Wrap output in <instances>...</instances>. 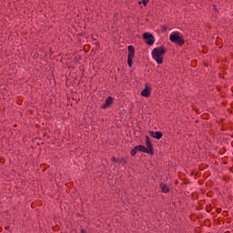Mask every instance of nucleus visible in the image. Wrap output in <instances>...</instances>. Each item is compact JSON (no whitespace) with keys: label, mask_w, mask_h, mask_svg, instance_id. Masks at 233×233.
I'll return each instance as SVG.
<instances>
[{"label":"nucleus","mask_w":233,"mask_h":233,"mask_svg":"<svg viewBox=\"0 0 233 233\" xmlns=\"http://www.w3.org/2000/svg\"><path fill=\"white\" fill-rule=\"evenodd\" d=\"M167 54V48L164 46L156 47L152 50L151 56L157 65H163V56Z\"/></svg>","instance_id":"f257e3e1"},{"label":"nucleus","mask_w":233,"mask_h":233,"mask_svg":"<svg viewBox=\"0 0 233 233\" xmlns=\"http://www.w3.org/2000/svg\"><path fill=\"white\" fill-rule=\"evenodd\" d=\"M169 39L171 43H175V45H178V46H183L185 45V39L183 36L179 35L178 32H174L169 35Z\"/></svg>","instance_id":"f03ea898"},{"label":"nucleus","mask_w":233,"mask_h":233,"mask_svg":"<svg viewBox=\"0 0 233 233\" xmlns=\"http://www.w3.org/2000/svg\"><path fill=\"white\" fill-rule=\"evenodd\" d=\"M127 50H128L127 65L129 68H132V65H133L132 61L134 60V57L136 56V48H134V46H128Z\"/></svg>","instance_id":"7ed1b4c3"},{"label":"nucleus","mask_w":233,"mask_h":233,"mask_svg":"<svg viewBox=\"0 0 233 233\" xmlns=\"http://www.w3.org/2000/svg\"><path fill=\"white\" fill-rule=\"evenodd\" d=\"M143 39H144L146 45H148V46H152V45H154V41H156L154 35H152L150 33H144Z\"/></svg>","instance_id":"20e7f679"},{"label":"nucleus","mask_w":233,"mask_h":233,"mask_svg":"<svg viewBox=\"0 0 233 233\" xmlns=\"http://www.w3.org/2000/svg\"><path fill=\"white\" fill-rule=\"evenodd\" d=\"M152 94V87L148 86V84H146L144 90L141 92L142 97H150Z\"/></svg>","instance_id":"39448f33"},{"label":"nucleus","mask_w":233,"mask_h":233,"mask_svg":"<svg viewBox=\"0 0 233 233\" xmlns=\"http://www.w3.org/2000/svg\"><path fill=\"white\" fill-rule=\"evenodd\" d=\"M137 147L138 148V152H144V154H150V156H154V151L147 149L145 146L138 145Z\"/></svg>","instance_id":"423d86ee"},{"label":"nucleus","mask_w":233,"mask_h":233,"mask_svg":"<svg viewBox=\"0 0 233 233\" xmlns=\"http://www.w3.org/2000/svg\"><path fill=\"white\" fill-rule=\"evenodd\" d=\"M159 188L161 189V192L163 194H168V192H170V188L168 187V185H167L166 183H160Z\"/></svg>","instance_id":"0eeeda50"},{"label":"nucleus","mask_w":233,"mask_h":233,"mask_svg":"<svg viewBox=\"0 0 233 233\" xmlns=\"http://www.w3.org/2000/svg\"><path fill=\"white\" fill-rule=\"evenodd\" d=\"M151 137H154V139H161V137H163V133L159 132V131H151L149 132Z\"/></svg>","instance_id":"6e6552de"},{"label":"nucleus","mask_w":233,"mask_h":233,"mask_svg":"<svg viewBox=\"0 0 233 233\" xmlns=\"http://www.w3.org/2000/svg\"><path fill=\"white\" fill-rule=\"evenodd\" d=\"M112 103H114V98L112 96H108L106 99L103 108H108V106H110L112 105Z\"/></svg>","instance_id":"1a4fd4ad"},{"label":"nucleus","mask_w":233,"mask_h":233,"mask_svg":"<svg viewBox=\"0 0 233 233\" xmlns=\"http://www.w3.org/2000/svg\"><path fill=\"white\" fill-rule=\"evenodd\" d=\"M146 148L147 150H151V152H154V147H152V143H150V140L148 139V137H147V142H146Z\"/></svg>","instance_id":"9d476101"},{"label":"nucleus","mask_w":233,"mask_h":233,"mask_svg":"<svg viewBox=\"0 0 233 233\" xmlns=\"http://www.w3.org/2000/svg\"><path fill=\"white\" fill-rule=\"evenodd\" d=\"M137 152H139V149L137 147H135L132 150H131V156H136V154H137Z\"/></svg>","instance_id":"9b49d317"},{"label":"nucleus","mask_w":233,"mask_h":233,"mask_svg":"<svg viewBox=\"0 0 233 233\" xmlns=\"http://www.w3.org/2000/svg\"><path fill=\"white\" fill-rule=\"evenodd\" d=\"M148 1L150 0H142L144 6H147V5H148Z\"/></svg>","instance_id":"f8f14e48"},{"label":"nucleus","mask_w":233,"mask_h":233,"mask_svg":"<svg viewBox=\"0 0 233 233\" xmlns=\"http://www.w3.org/2000/svg\"><path fill=\"white\" fill-rule=\"evenodd\" d=\"M119 163H123V165H127V160L125 158H122L119 160Z\"/></svg>","instance_id":"ddd939ff"},{"label":"nucleus","mask_w":233,"mask_h":233,"mask_svg":"<svg viewBox=\"0 0 233 233\" xmlns=\"http://www.w3.org/2000/svg\"><path fill=\"white\" fill-rule=\"evenodd\" d=\"M111 159H112V161H114L115 163H117V159H116L115 157H113Z\"/></svg>","instance_id":"4468645a"},{"label":"nucleus","mask_w":233,"mask_h":233,"mask_svg":"<svg viewBox=\"0 0 233 233\" xmlns=\"http://www.w3.org/2000/svg\"><path fill=\"white\" fill-rule=\"evenodd\" d=\"M80 233H86V230L81 229V232H80Z\"/></svg>","instance_id":"2eb2a0df"},{"label":"nucleus","mask_w":233,"mask_h":233,"mask_svg":"<svg viewBox=\"0 0 233 233\" xmlns=\"http://www.w3.org/2000/svg\"><path fill=\"white\" fill-rule=\"evenodd\" d=\"M163 31H164V32H167V26H164V27H163Z\"/></svg>","instance_id":"dca6fc26"}]
</instances>
